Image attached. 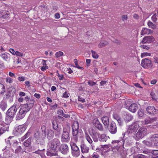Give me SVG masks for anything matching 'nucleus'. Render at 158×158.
Segmentation results:
<instances>
[{
  "label": "nucleus",
  "instance_id": "18",
  "mask_svg": "<svg viewBox=\"0 0 158 158\" xmlns=\"http://www.w3.org/2000/svg\"><path fill=\"white\" fill-rule=\"evenodd\" d=\"M157 119V118H155L152 119L149 117H148L145 119L144 122L143 123L142 122L141 123L143 125L147 124L154 122L155 121H156Z\"/></svg>",
  "mask_w": 158,
  "mask_h": 158
},
{
  "label": "nucleus",
  "instance_id": "56",
  "mask_svg": "<svg viewBox=\"0 0 158 158\" xmlns=\"http://www.w3.org/2000/svg\"><path fill=\"white\" fill-rule=\"evenodd\" d=\"M15 55L19 57H22L23 56V54L21 52H19L18 51H16Z\"/></svg>",
  "mask_w": 158,
  "mask_h": 158
},
{
  "label": "nucleus",
  "instance_id": "48",
  "mask_svg": "<svg viewBox=\"0 0 158 158\" xmlns=\"http://www.w3.org/2000/svg\"><path fill=\"white\" fill-rule=\"evenodd\" d=\"M46 127L44 125H43L42 126L41 130V131L40 132L42 134H43L45 135V137H46Z\"/></svg>",
  "mask_w": 158,
  "mask_h": 158
},
{
  "label": "nucleus",
  "instance_id": "57",
  "mask_svg": "<svg viewBox=\"0 0 158 158\" xmlns=\"http://www.w3.org/2000/svg\"><path fill=\"white\" fill-rule=\"evenodd\" d=\"M9 51L13 55H15L16 51H15L14 49L12 48H10L9 50Z\"/></svg>",
  "mask_w": 158,
  "mask_h": 158
},
{
  "label": "nucleus",
  "instance_id": "19",
  "mask_svg": "<svg viewBox=\"0 0 158 158\" xmlns=\"http://www.w3.org/2000/svg\"><path fill=\"white\" fill-rule=\"evenodd\" d=\"M26 127L23 125L19 126L16 129V131L20 134L23 133L26 130Z\"/></svg>",
  "mask_w": 158,
  "mask_h": 158
},
{
  "label": "nucleus",
  "instance_id": "5",
  "mask_svg": "<svg viewBox=\"0 0 158 158\" xmlns=\"http://www.w3.org/2000/svg\"><path fill=\"white\" fill-rule=\"evenodd\" d=\"M60 144V142L58 139H54L49 143V146L51 149L56 150L57 148H59Z\"/></svg>",
  "mask_w": 158,
  "mask_h": 158
},
{
  "label": "nucleus",
  "instance_id": "43",
  "mask_svg": "<svg viewBox=\"0 0 158 158\" xmlns=\"http://www.w3.org/2000/svg\"><path fill=\"white\" fill-rule=\"evenodd\" d=\"M5 87L4 85L0 83V94L3 93L5 91Z\"/></svg>",
  "mask_w": 158,
  "mask_h": 158
},
{
  "label": "nucleus",
  "instance_id": "29",
  "mask_svg": "<svg viewBox=\"0 0 158 158\" xmlns=\"http://www.w3.org/2000/svg\"><path fill=\"white\" fill-rule=\"evenodd\" d=\"M108 138V137L106 136L105 134H102L98 136L99 140L101 141H106Z\"/></svg>",
  "mask_w": 158,
  "mask_h": 158
},
{
  "label": "nucleus",
  "instance_id": "22",
  "mask_svg": "<svg viewBox=\"0 0 158 158\" xmlns=\"http://www.w3.org/2000/svg\"><path fill=\"white\" fill-rule=\"evenodd\" d=\"M102 121L105 127L106 128H107L108 127L109 123V120L108 117L105 116L102 118Z\"/></svg>",
  "mask_w": 158,
  "mask_h": 158
},
{
  "label": "nucleus",
  "instance_id": "24",
  "mask_svg": "<svg viewBox=\"0 0 158 158\" xmlns=\"http://www.w3.org/2000/svg\"><path fill=\"white\" fill-rule=\"evenodd\" d=\"M56 150H52V149H51V148H49L48 149L47 151V155L48 156H55L56 155V152H55Z\"/></svg>",
  "mask_w": 158,
  "mask_h": 158
},
{
  "label": "nucleus",
  "instance_id": "34",
  "mask_svg": "<svg viewBox=\"0 0 158 158\" xmlns=\"http://www.w3.org/2000/svg\"><path fill=\"white\" fill-rule=\"evenodd\" d=\"M15 139V138L14 136L9 137L6 141L7 143L9 144L10 146H11V144L14 142Z\"/></svg>",
  "mask_w": 158,
  "mask_h": 158
},
{
  "label": "nucleus",
  "instance_id": "25",
  "mask_svg": "<svg viewBox=\"0 0 158 158\" xmlns=\"http://www.w3.org/2000/svg\"><path fill=\"white\" fill-rule=\"evenodd\" d=\"M34 137L37 138H41L43 139L45 138V135L44 134H42V133L39 131L36 132L34 134Z\"/></svg>",
  "mask_w": 158,
  "mask_h": 158
},
{
  "label": "nucleus",
  "instance_id": "7",
  "mask_svg": "<svg viewBox=\"0 0 158 158\" xmlns=\"http://www.w3.org/2000/svg\"><path fill=\"white\" fill-rule=\"evenodd\" d=\"M16 89L13 86L10 87L8 89L7 93L4 97L5 99L8 98L10 97H13L15 92Z\"/></svg>",
  "mask_w": 158,
  "mask_h": 158
},
{
  "label": "nucleus",
  "instance_id": "47",
  "mask_svg": "<svg viewBox=\"0 0 158 158\" xmlns=\"http://www.w3.org/2000/svg\"><path fill=\"white\" fill-rule=\"evenodd\" d=\"M0 56L2 58H3V59L5 60L6 61L7 59H8V56L5 53H2L1 54Z\"/></svg>",
  "mask_w": 158,
  "mask_h": 158
},
{
  "label": "nucleus",
  "instance_id": "27",
  "mask_svg": "<svg viewBox=\"0 0 158 158\" xmlns=\"http://www.w3.org/2000/svg\"><path fill=\"white\" fill-rule=\"evenodd\" d=\"M9 13L7 10H2L0 13V16L3 18H7Z\"/></svg>",
  "mask_w": 158,
  "mask_h": 158
},
{
  "label": "nucleus",
  "instance_id": "21",
  "mask_svg": "<svg viewBox=\"0 0 158 158\" xmlns=\"http://www.w3.org/2000/svg\"><path fill=\"white\" fill-rule=\"evenodd\" d=\"M89 134L92 136L94 141L95 142H98V136H99V135L98 134H97L96 132H95V131H90Z\"/></svg>",
  "mask_w": 158,
  "mask_h": 158
},
{
  "label": "nucleus",
  "instance_id": "38",
  "mask_svg": "<svg viewBox=\"0 0 158 158\" xmlns=\"http://www.w3.org/2000/svg\"><path fill=\"white\" fill-rule=\"evenodd\" d=\"M72 154L74 157H77L79 156L80 154V152L79 151H72Z\"/></svg>",
  "mask_w": 158,
  "mask_h": 158
},
{
  "label": "nucleus",
  "instance_id": "16",
  "mask_svg": "<svg viewBox=\"0 0 158 158\" xmlns=\"http://www.w3.org/2000/svg\"><path fill=\"white\" fill-rule=\"evenodd\" d=\"M110 131L112 134H114L117 132L116 124L114 122H112L110 123Z\"/></svg>",
  "mask_w": 158,
  "mask_h": 158
},
{
  "label": "nucleus",
  "instance_id": "46",
  "mask_svg": "<svg viewBox=\"0 0 158 158\" xmlns=\"http://www.w3.org/2000/svg\"><path fill=\"white\" fill-rule=\"evenodd\" d=\"M92 54V56L94 59H97L98 57V55L97 53L96 52L93 50L91 51Z\"/></svg>",
  "mask_w": 158,
  "mask_h": 158
},
{
  "label": "nucleus",
  "instance_id": "53",
  "mask_svg": "<svg viewBox=\"0 0 158 158\" xmlns=\"http://www.w3.org/2000/svg\"><path fill=\"white\" fill-rule=\"evenodd\" d=\"M151 56V54L148 52H143L141 53V56L142 58L146 56Z\"/></svg>",
  "mask_w": 158,
  "mask_h": 158
},
{
  "label": "nucleus",
  "instance_id": "49",
  "mask_svg": "<svg viewBox=\"0 0 158 158\" xmlns=\"http://www.w3.org/2000/svg\"><path fill=\"white\" fill-rule=\"evenodd\" d=\"M134 158H146L145 156L141 154L135 155L134 156Z\"/></svg>",
  "mask_w": 158,
  "mask_h": 158
},
{
  "label": "nucleus",
  "instance_id": "40",
  "mask_svg": "<svg viewBox=\"0 0 158 158\" xmlns=\"http://www.w3.org/2000/svg\"><path fill=\"white\" fill-rule=\"evenodd\" d=\"M108 43L105 41H102L98 45L99 48H102L107 45Z\"/></svg>",
  "mask_w": 158,
  "mask_h": 158
},
{
  "label": "nucleus",
  "instance_id": "13",
  "mask_svg": "<svg viewBox=\"0 0 158 158\" xmlns=\"http://www.w3.org/2000/svg\"><path fill=\"white\" fill-rule=\"evenodd\" d=\"M146 110L150 114H155L158 113V110L156 109L153 106H149L147 107Z\"/></svg>",
  "mask_w": 158,
  "mask_h": 158
},
{
  "label": "nucleus",
  "instance_id": "62",
  "mask_svg": "<svg viewBox=\"0 0 158 158\" xmlns=\"http://www.w3.org/2000/svg\"><path fill=\"white\" fill-rule=\"evenodd\" d=\"M150 95L152 99H156V97L154 93L153 92H152L150 94Z\"/></svg>",
  "mask_w": 158,
  "mask_h": 158
},
{
  "label": "nucleus",
  "instance_id": "45",
  "mask_svg": "<svg viewBox=\"0 0 158 158\" xmlns=\"http://www.w3.org/2000/svg\"><path fill=\"white\" fill-rule=\"evenodd\" d=\"M148 25L149 27L153 29H155L156 28V25L151 21H149L148 22Z\"/></svg>",
  "mask_w": 158,
  "mask_h": 158
},
{
  "label": "nucleus",
  "instance_id": "33",
  "mask_svg": "<svg viewBox=\"0 0 158 158\" xmlns=\"http://www.w3.org/2000/svg\"><path fill=\"white\" fill-rule=\"evenodd\" d=\"M7 105L6 103L4 102H2L0 104V108L3 111H5L7 107Z\"/></svg>",
  "mask_w": 158,
  "mask_h": 158
},
{
  "label": "nucleus",
  "instance_id": "31",
  "mask_svg": "<svg viewBox=\"0 0 158 158\" xmlns=\"http://www.w3.org/2000/svg\"><path fill=\"white\" fill-rule=\"evenodd\" d=\"M31 139L32 138L31 137L28 138L23 143V145L27 147H29L31 145Z\"/></svg>",
  "mask_w": 158,
  "mask_h": 158
},
{
  "label": "nucleus",
  "instance_id": "41",
  "mask_svg": "<svg viewBox=\"0 0 158 158\" xmlns=\"http://www.w3.org/2000/svg\"><path fill=\"white\" fill-rule=\"evenodd\" d=\"M52 124L53 128L54 130H58V129L59 128L58 127L57 123L56 121H52Z\"/></svg>",
  "mask_w": 158,
  "mask_h": 158
},
{
  "label": "nucleus",
  "instance_id": "50",
  "mask_svg": "<svg viewBox=\"0 0 158 158\" xmlns=\"http://www.w3.org/2000/svg\"><path fill=\"white\" fill-rule=\"evenodd\" d=\"M63 55V53L61 51H59L56 52L55 54V56L56 58H59L62 56Z\"/></svg>",
  "mask_w": 158,
  "mask_h": 158
},
{
  "label": "nucleus",
  "instance_id": "42",
  "mask_svg": "<svg viewBox=\"0 0 158 158\" xmlns=\"http://www.w3.org/2000/svg\"><path fill=\"white\" fill-rule=\"evenodd\" d=\"M85 138L87 141L90 144H91L92 143L93 141L88 134L85 133Z\"/></svg>",
  "mask_w": 158,
  "mask_h": 158
},
{
  "label": "nucleus",
  "instance_id": "23",
  "mask_svg": "<svg viewBox=\"0 0 158 158\" xmlns=\"http://www.w3.org/2000/svg\"><path fill=\"white\" fill-rule=\"evenodd\" d=\"M112 143L113 144L117 143L118 144V146L117 148V149H118L120 146H122L123 145L124 143V141L123 139H122L120 140L113 141Z\"/></svg>",
  "mask_w": 158,
  "mask_h": 158
},
{
  "label": "nucleus",
  "instance_id": "44",
  "mask_svg": "<svg viewBox=\"0 0 158 158\" xmlns=\"http://www.w3.org/2000/svg\"><path fill=\"white\" fill-rule=\"evenodd\" d=\"M131 104V102L128 100H126L125 101L124 106L127 109H128Z\"/></svg>",
  "mask_w": 158,
  "mask_h": 158
},
{
  "label": "nucleus",
  "instance_id": "35",
  "mask_svg": "<svg viewBox=\"0 0 158 158\" xmlns=\"http://www.w3.org/2000/svg\"><path fill=\"white\" fill-rule=\"evenodd\" d=\"M124 118L126 121L128 122L133 119V117L129 114H126L124 115Z\"/></svg>",
  "mask_w": 158,
  "mask_h": 158
},
{
  "label": "nucleus",
  "instance_id": "28",
  "mask_svg": "<svg viewBox=\"0 0 158 158\" xmlns=\"http://www.w3.org/2000/svg\"><path fill=\"white\" fill-rule=\"evenodd\" d=\"M81 148L82 153H87L88 152L89 149V148L87 147L85 144H81Z\"/></svg>",
  "mask_w": 158,
  "mask_h": 158
},
{
  "label": "nucleus",
  "instance_id": "3",
  "mask_svg": "<svg viewBox=\"0 0 158 158\" xmlns=\"http://www.w3.org/2000/svg\"><path fill=\"white\" fill-rule=\"evenodd\" d=\"M142 122H135L129 126L127 132L129 133L135 132L139 127V125Z\"/></svg>",
  "mask_w": 158,
  "mask_h": 158
},
{
  "label": "nucleus",
  "instance_id": "64",
  "mask_svg": "<svg viewBox=\"0 0 158 158\" xmlns=\"http://www.w3.org/2000/svg\"><path fill=\"white\" fill-rule=\"evenodd\" d=\"M127 15H123L122 16V19L123 21H126L127 19Z\"/></svg>",
  "mask_w": 158,
  "mask_h": 158
},
{
  "label": "nucleus",
  "instance_id": "12",
  "mask_svg": "<svg viewBox=\"0 0 158 158\" xmlns=\"http://www.w3.org/2000/svg\"><path fill=\"white\" fill-rule=\"evenodd\" d=\"M154 38L152 36H147L144 37L141 42L142 44H149L154 41Z\"/></svg>",
  "mask_w": 158,
  "mask_h": 158
},
{
  "label": "nucleus",
  "instance_id": "60",
  "mask_svg": "<svg viewBox=\"0 0 158 158\" xmlns=\"http://www.w3.org/2000/svg\"><path fill=\"white\" fill-rule=\"evenodd\" d=\"M140 47L143 49H145L146 50H148L149 48L146 45H143L140 46Z\"/></svg>",
  "mask_w": 158,
  "mask_h": 158
},
{
  "label": "nucleus",
  "instance_id": "8",
  "mask_svg": "<svg viewBox=\"0 0 158 158\" xmlns=\"http://www.w3.org/2000/svg\"><path fill=\"white\" fill-rule=\"evenodd\" d=\"M142 66L145 68H148L152 66L151 61L148 59L145 58L142 60Z\"/></svg>",
  "mask_w": 158,
  "mask_h": 158
},
{
  "label": "nucleus",
  "instance_id": "36",
  "mask_svg": "<svg viewBox=\"0 0 158 158\" xmlns=\"http://www.w3.org/2000/svg\"><path fill=\"white\" fill-rule=\"evenodd\" d=\"M70 145L72 151L75 150L78 151H79V149L78 147L77 146L76 144L73 143H71Z\"/></svg>",
  "mask_w": 158,
  "mask_h": 158
},
{
  "label": "nucleus",
  "instance_id": "32",
  "mask_svg": "<svg viewBox=\"0 0 158 158\" xmlns=\"http://www.w3.org/2000/svg\"><path fill=\"white\" fill-rule=\"evenodd\" d=\"M113 117L114 118L118 121L120 125H122V122L121 119L117 114H113Z\"/></svg>",
  "mask_w": 158,
  "mask_h": 158
},
{
  "label": "nucleus",
  "instance_id": "20",
  "mask_svg": "<svg viewBox=\"0 0 158 158\" xmlns=\"http://www.w3.org/2000/svg\"><path fill=\"white\" fill-rule=\"evenodd\" d=\"M68 148V147L67 145L65 144H63L60 146L59 148L60 151L63 153L64 154L67 151Z\"/></svg>",
  "mask_w": 158,
  "mask_h": 158
},
{
  "label": "nucleus",
  "instance_id": "51",
  "mask_svg": "<svg viewBox=\"0 0 158 158\" xmlns=\"http://www.w3.org/2000/svg\"><path fill=\"white\" fill-rule=\"evenodd\" d=\"M22 150L21 147L20 146H19L17 147L15 149V153L18 154Z\"/></svg>",
  "mask_w": 158,
  "mask_h": 158
},
{
  "label": "nucleus",
  "instance_id": "1",
  "mask_svg": "<svg viewBox=\"0 0 158 158\" xmlns=\"http://www.w3.org/2000/svg\"><path fill=\"white\" fill-rule=\"evenodd\" d=\"M29 110L23 105L21 106L18 112L15 117L16 120H19L23 118L25 116L26 114Z\"/></svg>",
  "mask_w": 158,
  "mask_h": 158
},
{
  "label": "nucleus",
  "instance_id": "30",
  "mask_svg": "<svg viewBox=\"0 0 158 158\" xmlns=\"http://www.w3.org/2000/svg\"><path fill=\"white\" fill-rule=\"evenodd\" d=\"M54 135V132L51 130H48L47 131V136L49 139L52 138Z\"/></svg>",
  "mask_w": 158,
  "mask_h": 158
},
{
  "label": "nucleus",
  "instance_id": "2",
  "mask_svg": "<svg viewBox=\"0 0 158 158\" xmlns=\"http://www.w3.org/2000/svg\"><path fill=\"white\" fill-rule=\"evenodd\" d=\"M17 110V106L15 105L12 106L7 110L6 113V119L8 120L9 119V121H11L10 118H13Z\"/></svg>",
  "mask_w": 158,
  "mask_h": 158
},
{
  "label": "nucleus",
  "instance_id": "61",
  "mask_svg": "<svg viewBox=\"0 0 158 158\" xmlns=\"http://www.w3.org/2000/svg\"><path fill=\"white\" fill-rule=\"evenodd\" d=\"M56 132V136H59L60 134V129L59 128L58 129V130H55Z\"/></svg>",
  "mask_w": 158,
  "mask_h": 158
},
{
  "label": "nucleus",
  "instance_id": "58",
  "mask_svg": "<svg viewBox=\"0 0 158 158\" xmlns=\"http://www.w3.org/2000/svg\"><path fill=\"white\" fill-rule=\"evenodd\" d=\"M88 85L91 86H93L96 84V83L95 82H93L91 81H88Z\"/></svg>",
  "mask_w": 158,
  "mask_h": 158
},
{
  "label": "nucleus",
  "instance_id": "63",
  "mask_svg": "<svg viewBox=\"0 0 158 158\" xmlns=\"http://www.w3.org/2000/svg\"><path fill=\"white\" fill-rule=\"evenodd\" d=\"M18 80L19 81H23L25 80V78L24 77H19L18 78Z\"/></svg>",
  "mask_w": 158,
  "mask_h": 158
},
{
  "label": "nucleus",
  "instance_id": "59",
  "mask_svg": "<svg viewBox=\"0 0 158 158\" xmlns=\"http://www.w3.org/2000/svg\"><path fill=\"white\" fill-rule=\"evenodd\" d=\"M152 153L154 156L158 157V150L153 151L152 152Z\"/></svg>",
  "mask_w": 158,
  "mask_h": 158
},
{
  "label": "nucleus",
  "instance_id": "9",
  "mask_svg": "<svg viewBox=\"0 0 158 158\" xmlns=\"http://www.w3.org/2000/svg\"><path fill=\"white\" fill-rule=\"evenodd\" d=\"M79 127L78 122L76 121H75L72 125V134L73 136H76L77 134Z\"/></svg>",
  "mask_w": 158,
  "mask_h": 158
},
{
  "label": "nucleus",
  "instance_id": "11",
  "mask_svg": "<svg viewBox=\"0 0 158 158\" xmlns=\"http://www.w3.org/2000/svg\"><path fill=\"white\" fill-rule=\"evenodd\" d=\"M93 124L95 127L100 131H103V128L102 126L98 119H94L93 121Z\"/></svg>",
  "mask_w": 158,
  "mask_h": 158
},
{
  "label": "nucleus",
  "instance_id": "17",
  "mask_svg": "<svg viewBox=\"0 0 158 158\" xmlns=\"http://www.w3.org/2000/svg\"><path fill=\"white\" fill-rule=\"evenodd\" d=\"M138 107L137 104L135 103L131 104L127 109L131 112L135 113L138 109Z\"/></svg>",
  "mask_w": 158,
  "mask_h": 158
},
{
  "label": "nucleus",
  "instance_id": "10",
  "mask_svg": "<svg viewBox=\"0 0 158 158\" xmlns=\"http://www.w3.org/2000/svg\"><path fill=\"white\" fill-rule=\"evenodd\" d=\"M69 133L65 129H64L61 140L62 142H68L69 140Z\"/></svg>",
  "mask_w": 158,
  "mask_h": 158
},
{
  "label": "nucleus",
  "instance_id": "26",
  "mask_svg": "<svg viewBox=\"0 0 158 158\" xmlns=\"http://www.w3.org/2000/svg\"><path fill=\"white\" fill-rule=\"evenodd\" d=\"M152 32V31L150 29L143 28L141 31V35H144L145 34H149Z\"/></svg>",
  "mask_w": 158,
  "mask_h": 158
},
{
  "label": "nucleus",
  "instance_id": "37",
  "mask_svg": "<svg viewBox=\"0 0 158 158\" xmlns=\"http://www.w3.org/2000/svg\"><path fill=\"white\" fill-rule=\"evenodd\" d=\"M18 143V142L15 139L14 142L12 143V146H11V148L13 150H14V149H15L19 146Z\"/></svg>",
  "mask_w": 158,
  "mask_h": 158
},
{
  "label": "nucleus",
  "instance_id": "54",
  "mask_svg": "<svg viewBox=\"0 0 158 158\" xmlns=\"http://www.w3.org/2000/svg\"><path fill=\"white\" fill-rule=\"evenodd\" d=\"M99 157L98 154L97 152H94L92 155L91 158H98Z\"/></svg>",
  "mask_w": 158,
  "mask_h": 158
},
{
  "label": "nucleus",
  "instance_id": "55",
  "mask_svg": "<svg viewBox=\"0 0 158 158\" xmlns=\"http://www.w3.org/2000/svg\"><path fill=\"white\" fill-rule=\"evenodd\" d=\"M156 16V14H154L152 17V20L154 22H156L157 21Z\"/></svg>",
  "mask_w": 158,
  "mask_h": 158
},
{
  "label": "nucleus",
  "instance_id": "4",
  "mask_svg": "<svg viewBox=\"0 0 158 158\" xmlns=\"http://www.w3.org/2000/svg\"><path fill=\"white\" fill-rule=\"evenodd\" d=\"M147 134L146 128L144 127L140 128L135 135V139L136 140L142 139Z\"/></svg>",
  "mask_w": 158,
  "mask_h": 158
},
{
  "label": "nucleus",
  "instance_id": "14",
  "mask_svg": "<svg viewBox=\"0 0 158 158\" xmlns=\"http://www.w3.org/2000/svg\"><path fill=\"white\" fill-rule=\"evenodd\" d=\"M9 126L7 124H2L0 125V135L9 131Z\"/></svg>",
  "mask_w": 158,
  "mask_h": 158
},
{
  "label": "nucleus",
  "instance_id": "6",
  "mask_svg": "<svg viewBox=\"0 0 158 158\" xmlns=\"http://www.w3.org/2000/svg\"><path fill=\"white\" fill-rule=\"evenodd\" d=\"M151 142H150L147 140H145L143 141V143L146 145L152 147L153 144L155 145L156 143V142H158V135L155 134L152 136L151 138Z\"/></svg>",
  "mask_w": 158,
  "mask_h": 158
},
{
  "label": "nucleus",
  "instance_id": "52",
  "mask_svg": "<svg viewBox=\"0 0 158 158\" xmlns=\"http://www.w3.org/2000/svg\"><path fill=\"white\" fill-rule=\"evenodd\" d=\"M138 114L139 116L141 117H142L144 114L143 110L142 109L139 110L138 111Z\"/></svg>",
  "mask_w": 158,
  "mask_h": 158
},
{
  "label": "nucleus",
  "instance_id": "39",
  "mask_svg": "<svg viewBox=\"0 0 158 158\" xmlns=\"http://www.w3.org/2000/svg\"><path fill=\"white\" fill-rule=\"evenodd\" d=\"M100 150L104 152H108L109 150L108 146L107 145H104L101 148Z\"/></svg>",
  "mask_w": 158,
  "mask_h": 158
},
{
  "label": "nucleus",
  "instance_id": "15",
  "mask_svg": "<svg viewBox=\"0 0 158 158\" xmlns=\"http://www.w3.org/2000/svg\"><path fill=\"white\" fill-rule=\"evenodd\" d=\"M34 103V100L32 99H30L27 102L23 105L29 110L33 107Z\"/></svg>",
  "mask_w": 158,
  "mask_h": 158
}]
</instances>
